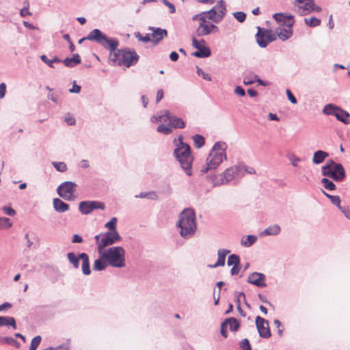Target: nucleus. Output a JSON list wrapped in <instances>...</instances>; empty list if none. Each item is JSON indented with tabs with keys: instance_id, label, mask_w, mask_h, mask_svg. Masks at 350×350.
<instances>
[{
	"instance_id": "nucleus-13",
	"label": "nucleus",
	"mask_w": 350,
	"mask_h": 350,
	"mask_svg": "<svg viewBox=\"0 0 350 350\" xmlns=\"http://www.w3.org/2000/svg\"><path fill=\"white\" fill-rule=\"evenodd\" d=\"M121 239L122 237L117 230L107 231L103 233L99 246V251L105 249L107 246L113 245Z\"/></svg>"
},
{
	"instance_id": "nucleus-19",
	"label": "nucleus",
	"mask_w": 350,
	"mask_h": 350,
	"mask_svg": "<svg viewBox=\"0 0 350 350\" xmlns=\"http://www.w3.org/2000/svg\"><path fill=\"white\" fill-rule=\"evenodd\" d=\"M265 280L266 276L265 274L259 272H253L249 275L247 282L257 287H265L267 286Z\"/></svg>"
},
{
	"instance_id": "nucleus-5",
	"label": "nucleus",
	"mask_w": 350,
	"mask_h": 350,
	"mask_svg": "<svg viewBox=\"0 0 350 350\" xmlns=\"http://www.w3.org/2000/svg\"><path fill=\"white\" fill-rule=\"evenodd\" d=\"M321 174L324 176L329 177L334 181L340 182L345 178L346 172L342 164L336 163L329 159L321 167Z\"/></svg>"
},
{
	"instance_id": "nucleus-6",
	"label": "nucleus",
	"mask_w": 350,
	"mask_h": 350,
	"mask_svg": "<svg viewBox=\"0 0 350 350\" xmlns=\"http://www.w3.org/2000/svg\"><path fill=\"white\" fill-rule=\"evenodd\" d=\"M208 179L213 183L214 187L226 185L234 178H241L239 176V170L238 165H234L227 168L220 175L209 174Z\"/></svg>"
},
{
	"instance_id": "nucleus-21",
	"label": "nucleus",
	"mask_w": 350,
	"mask_h": 350,
	"mask_svg": "<svg viewBox=\"0 0 350 350\" xmlns=\"http://www.w3.org/2000/svg\"><path fill=\"white\" fill-rule=\"evenodd\" d=\"M230 252V250L226 249H219L217 254L218 258L216 263L213 265H209L211 268H215L219 266H224L225 265L226 256Z\"/></svg>"
},
{
	"instance_id": "nucleus-61",
	"label": "nucleus",
	"mask_w": 350,
	"mask_h": 350,
	"mask_svg": "<svg viewBox=\"0 0 350 350\" xmlns=\"http://www.w3.org/2000/svg\"><path fill=\"white\" fill-rule=\"evenodd\" d=\"M306 9L314 10L315 7L314 0H307L305 4Z\"/></svg>"
},
{
	"instance_id": "nucleus-28",
	"label": "nucleus",
	"mask_w": 350,
	"mask_h": 350,
	"mask_svg": "<svg viewBox=\"0 0 350 350\" xmlns=\"http://www.w3.org/2000/svg\"><path fill=\"white\" fill-rule=\"evenodd\" d=\"M281 231L280 226L278 224H274L267 227L262 232L261 234L263 236H274L280 234Z\"/></svg>"
},
{
	"instance_id": "nucleus-57",
	"label": "nucleus",
	"mask_w": 350,
	"mask_h": 350,
	"mask_svg": "<svg viewBox=\"0 0 350 350\" xmlns=\"http://www.w3.org/2000/svg\"><path fill=\"white\" fill-rule=\"evenodd\" d=\"M3 211L5 214L9 216H14L16 214V211L11 206H4L3 207Z\"/></svg>"
},
{
	"instance_id": "nucleus-27",
	"label": "nucleus",
	"mask_w": 350,
	"mask_h": 350,
	"mask_svg": "<svg viewBox=\"0 0 350 350\" xmlns=\"http://www.w3.org/2000/svg\"><path fill=\"white\" fill-rule=\"evenodd\" d=\"M339 108L340 107L334 104L329 103L324 106L322 112L325 115L333 116L336 117V113H337Z\"/></svg>"
},
{
	"instance_id": "nucleus-11",
	"label": "nucleus",
	"mask_w": 350,
	"mask_h": 350,
	"mask_svg": "<svg viewBox=\"0 0 350 350\" xmlns=\"http://www.w3.org/2000/svg\"><path fill=\"white\" fill-rule=\"evenodd\" d=\"M224 159H226L225 152L221 151L219 153L211 152L206 159V165L201 168L200 172L206 173L209 170L216 169L222 163Z\"/></svg>"
},
{
	"instance_id": "nucleus-39",
	"label": "nucleus",
	"mask_w": 350,
	"mask_h": 350,
	"mask_svg": "<svg viewBox=\"0 0 350 350\" xmlns=\"http://www.w3.org/2000/svg\"><path fill=\"white\" fill-rule=\"evenodd\" d=\"M321 183L323 185L324 187L327 190L334 191L336 189V185L332 180L327 178H322Z\"/></svg>"
},
{
	"instance_id": "nucleus-3",
	"label": "nucleus",
	"mask_w": 350,
	"mask_h": 350,
	"mask_svg": "<svg viewBox=\"0 0 350 350\" xmlns=\"http://www.w3.org/2000/svg\"><path fill=\"white\" fill-rule=\"evenodd\" d=\"M179 143L176 144L173 154L179 162L181 167L188 176L192 175L193 157L191 155L190 146L183 142V137H178Z\"/></svg>"
},
{
	"instance_id": "nucleus-37",
	"label": "nucleus",
	"mask_w": 350,
	"mask_h": 350,
	"mask_svg": "<svg viewBox=\"0 0 350 350\" xmlns=\"http://www.w3.org/2000/svg\"><path fill=\"white\" fill-rule=\"evenodd\" d=\"M192 139L196 148H200L204 146L205 140L203 136L196 134L192 137Z\"/></svg>"
},
{
	"instance_id": "nucleus-50",
	"label": "nucleus",
	"mask_w": 350,
	"mask_h": 350,
	"mask_svg": "<svg viewBox=\"0 0 350 350\" xmlns=\"http://www.w3.org/2000/svg\"><path fill=\"white\" fill-rule=\"evenodd\" d=\"M233 16L240 23L244 22L246 18V14L243 12H235Z\"/></svg>"
},
{
	"instance_id": "nucleus-1",
	"label": "nucleus",
	"mask_w": 350,
	"mask_h": 350,
	"mask_svg": "<svg viewBox=\"0 0 350 350\" xmlns=\"http://www.w3.org/2000/svg\"><path fill=\"white\" fill-rule=\"evenodd\" d=\"M109 43L116 42V46L112 49L109 46L104 47L109 51V59L114 65L124 66L127 68L137 63L139 56L135 51L128 49H117L119 45V41L117 38H107Z\"/></svg>"
},
{
	"instance_id": "nucleus-51",
	"label": "nucleus",
	"mask_w": 350,
	"mask_h": 350,
	"mask_svg": "<svg viewBox=\"0 0 350 350\" xmlns=\"http://www.w3.org/2000/svg\"><path fill=\"white\" fill-rule=\"evenodd\" d=\"M135 36L139 41H142L144 42H148L150 41V38L149 34H146V36H142L139 32L135 33Z\"/></svg>"
},
{
	"instance_id": "nucleus-2",
	"label": "nucleus",
	"mask_w": 350,
	"mask_h": 350,
	"mask_svg": "<svg viewBox=\"0 0 350 350\" xmlns=\"http://www.w3.org/2000/svg\"><path fill=\"white\" fill-rule=\"evenodd\" d=\"M177 226L184 239L192 237L196 230V214L191 208L184 209L178 216Z\"/></svg>"
},
{
	"instance_id": "nucleus-64",
	"label": "nucleus",
	"mask_w": 350,
	"mask_h": 350,
	"mask_svg": "<svg viewBox=\"0 0 350 350\" xmlns=\"http://www.w3.org/2000/svg\"><path fill=\"white\" fill-rule=\"evenodd\" d=\"M6 92V85L5 83H0V99L5 96Z\"/></svg>"
},
{
	"instance_id": "nucleus-43",
	"label": "nucleus",
	"mask_w": 350,
	"mask_h": 350,
	"mask_svg": "<svg viewBox=\"0 0 350 350\" xmlns=\"http://www.w3.org/2000/svg\"><path fill=\"white\" fill-rule=\"evenodd\" d=\"M157 130L159 133H161L165 135H168L172 132V129L169 124L167 125L160 124L158 126Z\"/></svg>"
},
{
	"instance_id": "nucleus-20",
	"label": "nucleus",
	"mask_w": 350,
	"mask_h": 350,
	"mask_svg": "<svg viewBox=\"0 0 350 350\" xmlns=\"http://www.w3.org/2000/svg\"><path fill=\"white\" fill-rule=\"evenodd\" d=\"M150 29L152 31V41L154 43L159 42L164 37L167 36V31L166 29H163L160 27H150Z\"/></svg>"
},
{
	"instance_id": "nucleus-55",
	"label": "nucleus",
	"mask_w": 350,
	"mask_h": 350,
	"mask_svg": "<svg viewBox=\"0 0 350 350\" xmlns=\"http://www.w3.org/2000/svg\"><path fill=\"white\" fill-rule=\"evenodd\" d=\"M206 43L205 40L204 39L200 40L198 41L195 37H193L192 38V45L194 48L198 49L202 44H204Z\"/></svg>"
},
{
	"instance_id": "nucleus-54",
	"label": "nucleus",
	"mask_w": 350,
	"mask_h": 350,
	"mask_svg": "<svg viewBox=\"0 0 350 350\" xmlns=\"http://www.w3.org/2000/svg\"><path fill=\"white\" fill-rule=\"evenodd\" d=\"M165 119V111L162 112L161 115L158 116H153L151 118V121L152 122H164V120Z\"/></svg>"
},
{
	"instance_id": "nucleus-16",
	"label": "nucleus",
	"mask_w": 350,
	"mask_h": 350,
	"mask_svg": "<svg viewBox=\"0 0 350 350\" xmlns=\"http://www.w3.org/2000/svg\"><path fill=\"white\" fill-rule=\"evenodd\" d=\"M256 326L258 329V332L261 338H269L271 336L268 321L257 316L256 317Z\"/></svg>"
},
{
	"instance_id": "nucleus-58",
	"label": "nucleus",
	"mask_w": 350,
	"mask_h": 350,
	"mask_svg": "<svg viewBox=\"0 0 350 350\" xmlns=\"http://www.w3.org/2000/svg\"><path fill=\"white\" fill-rule=\"evenodd\" d=\"M345 216L350 219V208L348 206H340L338 208Z\"/></svg>"
},
{
	"instance_id": "nucleus-56",
	"label": "nucleus",
	"mask_w": 350,
	"mask_h": 350,
	"mask_svg": "<svg viewBox=\"0 0 350 350\" xmlns=\"http://www.w3.org/2000/svg\"><path fill=\"white\" fill-rule=\"evenodd\" d=\"M13 338L9 336H0V344L12 345L13 342Z\"/></svg>"
},
{
	"instance_id": "nucleus-24",
	"label": "nucleus",
	"mask_w": 350,
	"mask_h": 350,
	"mask_svg": "<svg viewBox=\"0 0 350 350\" xmlns=\"http://www.w3.org/2000/svg\"><path fill=\"white\" fill-rule=\"evenodd\" d=\"M336 118L345 124H350V113L340 107L337 113H336Z\"/></svg>"
},
{
	"instance_id": "nucleus-18",
	"label": "nucleus",
	"mask_w": 350,
	"mask_h": 350,
	"mask_svg": "<svg viewBox=\"0 0 350 350\" xmlns=\"http://www.w3.org/2000/svg\"><path fill=\"white\" fill-rule=\"evenodd\" d=\"M165 119L164 122H169V125L172 129H183L185 126V123L183 120L180 118H178L175 116H172L169 111L165 110Z\"/></svg>"
},
{
	"instance_id": "nucleus-8",
	"label": "nucleus",
	"mask_w": 350,
	"mask_h": 350,
	"mask_svg": "<svg viewBox=\"0 0 350 350\" xmlns=\"http://www.w3.org/2000/svg\"><path fill=\"white\" fill-rule=\"evenodd\" d=\"M226 12L227 9L225 1L220 0L210 10L202 12L200 14H204L203 17L206 20L208 19L215 23H218L223 20Z\"/></svg>"
},
{
	"instance_id": "nucleus-36",
	"label": "nucleus",
	"mask_w": 350,
	"mask_h": 350,
	"mask_svg": "<svg viewBox=\"0 0 350 350\" xmlns=\"http://www.w3.org/2000/svg\"><path fill=\"white\" fill-rule=\"evenodd\" d=\"M136 198H148L150 200H157V195L154 191L141 192L135 196Z\"/></svg>"
},
{
	"instance_id": "nucleus-35",
	"label": "nucleus",
	"mask_w": 350,
	"mask_h": 350,
	"mask_svg": "<svg viewBox=\"0 0 350 350\" xmlns=\"http://www.w3.org/2000/svg\"><path fill=\"white\" fill-rule=\"evenodd\" d=\"M288 17H293L291 15H286L283 13H276L273 15V18L275 21L281 23L282 25H287Z\"/></svg>"
},
{
	"instance_id": "nucleus-32",
	"label": "nucleus",
	"mask_w": 350,
	"mask_h": 350,
	"mask_svg": "<svg viewBox=\"0 0 350 350\" xmlns=\"http://www.w3.org/2000/svg\"><path fill=\"white\" fill-rule=\"evenodd\" d=\"M257 241V237L254 235H247L246 237H243L241 240V243L245 247H250Z\"/></svg>"
},
{
	"instance_id": "nucleus-34",
	"label": "nucleus",
	"mask_w": 350,
	"mask_h": 350,
	"mask_svg": "<svg viewBox=\"0 0 350 350\" xmlns=\"http://www.w3.org/2000/svg\"><path fill=\"white\" fill-rule=\"evenodd\" d=\"M239 176L243 177L245 174H254L256 170L252 167H247L245 165H239Z\"/></svg>"
},
{
	"instance_id": "nucleus-48",
	"label": "nucleus",
	"mask_w": 350,
	"mask_h": 350,
	"mask_svg": "<svg viewBox=\"0 0 350 350\" xmlns=\"http://www.w3.org/2000/svg\"><path fill=\"white\" fill-rule=\"evenodd\" d=\"M241 298H243V299H245V294L241 292V293H239L237 297V309L239 312V313L243 316V317H245V314L243 312V310H242L241 307Z\"/></svg>"
},
{
	"instance_id": "nucleus-9",
	"label": "nucleus",
	"mask_w": 350,
	"mask_h": 350,
	"mask_svg": "<svg viewBox=\"0 0 350 350\" xmlns=\"http://www.w3.org/2000/svg\"><path fill=\"white\" fill-rule=\"evenodd\" d=\"M204 14H198L192 17L193 21H199V26L196 29V33L198 37L204 36L211 33L213 31H217L218 27L211 23L208 21L203 17Z\"/></svg>"
},
{
	"instance_id": "nucleus-41",
	"label": "nucleus",
	"mask_w": 350,
	"mask_h": 350,
	"mask_svg": "<svg viewBox=\"0 0 350 350\" xmlns=\"http://www.w3.org/2000/svg\"><path fill=\"white\" fill-rule=\"evenodd\" d=\"M227 264L228 266L240 265V258L237 254H231L228 258Z\"/></svg>"
},
{
	"instance_id": "nucleus-12",
	"label": "nucleus",
	"mask_w": 350,
	"mask_h": 350,
	"mask_svg": "<svg viewBox=\"0 0 350 350\" xmlns=\"http://www.w3.org/2000/svg\"><path fill=\"white\" fill-rule=\"evenodd\" d=\"M77 185L71 181L62 183L57 189V194L67 201L75 200Z\"/></svg>"
},
{
	"instance_id": "nucleus-30",
	"label": "nucleus",
	"mask_w": 350,
	"mask_h": 350,
	"mask_svg": "<svg viewBox=\"0 0 350 350\" xmlns=\"http://www.w3.org/2000/svg\"><path fill=\"white\" fill-rule=\"evenodd\" d=\"M81 62L79 54H74L72 57H66L62 62L67 67H73L76 64H80Z\"/></svg>"
},
{
	"instance_id": "nucleus-38",
	"label": "nucleus",
	"mask_w": 350,
	"mask_h": 350,
	"mask_svg": "<svg viewBox=\"0 0 350 350\" xmlns=\"http://www.w3.org/2000/svg\"><path fill=\"white\" fill-rule=\"evenodd\" d=\"M323 194L330 200L332 203L334 205H336L338 208L340 206V198L338 196H332L331 194H329L326 193L325 191H322Z\"/></svg>"
},
{
	"instance_id": "nucleus-33",
	"label": "nucleus",
	"mask_w": 350,
	"mask_h": 350,
	"mask_svg": "<svg viewBox=\"0 0 350 350\" xmlns=\"http://www.w3.org/2000/svg\"><path fill=\"white\" fill-rule=\"evenodd\" d=\"M226 324L229 325V328L230 331L235 332L237 331L240 327L239 322L233 317L228 318L226 320Z\"/></svg>"
},
{
	"instance_id": "nucleus-31",
	"label": "nucleus",
	"mask_w": 350,
	"mask_h": 350,
	"mask_svg": "<svg viewBox=\"0 0 350 350\" xmlns=\"http://www.w3.org/2000/svg\"><path fill=\"white\" fill-rule=\"evenodd\" d=\"M258 77V76L254 72L246 73L243 77V83L246 85H252L256 81Z\"/></svg>"
},
{
	"instance_id": "nucleus-52",
	"label": "nucleus",
	"mask_w": 350,
	"mask_h": 350,
	"mask_svg": "<svg viewBox=\"0 0 350 350\" xmlns=\"http://www.w3.org/2000/svg\"><path fill=\"white\" fill-rule=\"evenodd\" d=\"M240 347L243 350H252L248 339L244 338L240 342Z\"/></svg>"
},
{
	"instance_id": "nucleus-44",
	"label": "nucleus",
	"mask_w": 350,
	"mask_h": 350,
	"mask_svg": "<svg viewBox=\"0 0 350 350\" xmlns=\"http://www.w3.org/2000/svg\"><path fill=\"white\" fill-rule=\"evenodd\" d=\"M52 165L55 170L60 172H64L67 170V165L64 162H56L53 161Z\"/></svg>"
},
{
	"instance_id": "nucleus-23",
	"label": "nucleus",
	"mask_w": 350,
	"mask_h": 350,
	"mask_svg": "<svg viewBox=\"0 0 350 350\" xmlns=\"http://www.w3.org/2000/svg\"><path fill=\"white\" fill-rule=\"evenodd\" d=\"M53 203L54 209L58 213H64L69 210V205L59 198H54Z\"/></svg>"
},
{
	"instance_id": "nucleus-47",
	"label": "nucleus",
	"mask_w": 350,
	"mask_h": 350,
	"mask_svg": "<svg viewBox=\"0 0 350 350\" xmlns=\"http://www.w3.org/2000/svg\"><path fill=\"white\" fill-rule=\"evenodd\" d=\"M12 225L10 219L8 217H0V229L8 228Z\"/></svg>"
},
{
	"instance_id": "nucleus-60",
	"label": "nucleus",
	"mask_w": 350,
	"mask_h": 350,
	"mask_svg": "<svg viewBox=\"0 0 350 350\" xmlns=\"http://www.w3.org/2000/svg\"><path fill=\"white\" fill-rule=\"evenodd\" d=\"M286 95L288 100L293 103L296 104L297 103V98L293 96L290 90H286Z\"/></svg>"
},
{
	"instance_id": "nucleus-45",
	"label": "nucleus",
	"mask_w": 350,
	"mask_h": 350,
	"mask_svg": "<svg viewBox=\"0 0 350 350\" xmlns=\"http://www.w3.org/2000/svg\"><path fill=\"white\" fill-rule=\"evenodd\" d=\"M41 340H42V338L40 336H35L31 340L29 350H36V349L40 344Z\"/></svg>"
},
{
	"instance_id": "nucleus-4",
	"label": "nucleus",
	"mask_w": 350,
	"mask_h": 350,
	"mask_svg": "<svg viewBox=\"0 0 350 350\" xmlns=\"http://www.w3.org/2000/svg\"><path fill=\"white\" fill-rule=\"evenodd\" d=\"M102 257L105 258L109 265L113 267H125V251L121 246H113L102 250Z\"/></svg>"
},
{
	"instance_id": "nucleus-40",
	"label": "nucleus",
	"mask_w": 350,
	"mask_h": 350,
	"mask_svg": "<svg viewBox=\"0 0 350 350\" xmlns=\"http://www.w3.org/2000/svg\"><path fill=\"white\" fill-rule=\"evenodd\" d=\"M226 147V144L225 143L218 142L214 144L211 152L215 153H219V152H221V151L225 152Z\"/></svg>"
},
{
	"instance_id": "nucleus-14",
	"label": "nucleus",
	"mask_w": 350,
	"mask_h": 350,
	"mask_svg": "<svg viewBox=\"0 0 350 350\" xmlns=\"http://www.w3.org/2000/svg\"><path fill=\"white\" fill-rule=\"evenodd\" d=\"M256 39L259 46L262 48L266 47L269 43L275 40L271 30L265 29L260 27H258Z\"/></svg>"
},
{
	"instance_id": "nucleus-26",
	"label": "nucleus",
	"mask_w": 350,
	"mask_h": 350,
	"mask_svg": "<svg viewBox=\"0 0 350 350\" xmlns=\"http://www.w3.org/2000/svg\"><path fill=\"white\" fill-rule=\"evenodd\" d=\"M327 157H329V154L327 152L321 150H317L313 154L312 162L317 165L321 164Z\"/></svg>"
},
{
	"instance_id": "nucleus-63",
	"label": "nucleus",
	"mask_w": 350,
	"mask_h": 350,
	"mask_svg": "<svg viewBox=\"0 0 350 350\" xmlns=\"http://www.w3.org/2000/svg\"><path fill=\"white\" fill-rule=\"evenodd\" d=\"M234 93L240 96L245 95V92L241 86H237L234 89Z\"/></svg>"
},
{
	"instance_id": "nucleus-22",
	"label": "nucleus",
	"mask_w": 350,
	"mask_h": 350,
	"mask_svg": "<svg viewBox=\"0 0 350 350\" xmlns=\"http://www.w3.org/2000/svg\"><path fill=\"white\" fill-rule=\"evenodd\" d=\"M99 258L95 260L93 264V269L94 271H103L105 270L107 265H109L105 258L102 257V250L98 252Z\"/></svg>"
},
{
	"instance_id": "nucleus-17",
	"label": "nucleus",
	"mask_w": 350,
	"mask_h": 350,
	"mask_svg": "<svg viewBox=\"0 0 350 350\" xmlns=\"http://www.w3.org/2000/svg\"><path fill=\"white\" fill-rule=\"evenodd\" d=\"M294 24L293 17H288L286 27L278 28L276 30L278 38L282 41H285L293 36L292 27Z\"/></svg>"
},
{
	"instance_id": "nucleus-7",
	"label": "nucleus",
	"mask_w": 350,
	"mask_h": 350,
	"mask_svg": "<svg viewBox=\"0 0 350 350\" xmlns=\"http://www.w3.org/2000/svg\"><path fill=\"white\" fill-rule=\"evenodd\" d=\"M67 258L69 262L76 269L79 268V262L80 260H81V270L83 274L89 275L91 273L90 258L86 253H80L78 256H77L74 252H68L67 254Z\"/></svg>"
},
{
	"instance_id": "nucleus-62",
	"label": "nucleus",
	"mask_w": 350,
	"mask_h": 350,
	"mask_svg": "<svg viewBox=\"0 0 350 350\" xmlns=\"http://www.w3.org/2000/svg\"><path fill=\"white\" fill-rule=\"evenodd\" d=\"M227 324L226 323V321L223 322L221 325V334L224 337H228V332L226 329Z\"/></svg>"
},
{
	"instance_id": "nucleus-10",
	"label": "nucleus",
	"mask_w": 350,
	"mask_h": 350,
	"mask_svg": "<svg viewBox=\"0 0 350 350\" xmlns=\"http://www.w3.org/2000/svg\"><path fill=\"white\" fill-rule=\"evenodd\" d=\"M107 38L108 37L100 29H94L91 31L86 37L80 39L79 40V44H81L85 40H88L96 42L103 47H106L107 46L113 49L116 44V42L113 41V42L109 43V40H107Z\"/></svg>"
},
{
	"instance_id": "nucleus-25",
	"label": "nucleus",
	"mask_w": 350,
	"mask_h": 350,
	"mask_svg": "<svg viewBox=\"0 0 350 350\" xmlns=\"http://www.w3.org/2000/svg\"><path fill=\"white\" fill-rule=\"evenodd\" d=\"M0 323L1 326H11L13 329H17V325L15 319L9 316H0Z\"/></svg>"
},
{
	"instance_id": "nucleus-59",
	"label": "nucleus",
	"mask_w": 350,
	"mask_h": 350,
	"mask_svg": "<svg viewBox=\"0 0 350 350\" xmlns=\"http://www.w3.org/2000/svg\"><path fill=\"white\" fill-rule=\"evenodd\" d=\"M164 5L167 6L170 9V13H174L176 12L175 6L170 2H169L167 0H161Z\"/></svg>"
},
{
	"instance_id": "nucleus-49",
	"label": "nucleus",
	"mask_w": 350,
	"mask_h": 350,
	"mask_svg": "<svg viewBox=\"0 0 350 350\" xmlns=\"http://www.w3.org/2000/svg\"><path fill=\"white\" fill-rule=\"evenodd\" d=\"M197 68V74L198 76L202 77L204 79L211 81V77L208 73L205 72L202 68H199L198 66Z\"/></svg>"
},
{
	"instance_id": "nucleus-46",
	"label": "nucleus",
	"mask_w": 350,
	"mask_h": 350,
	"mask_svg": "<svg viewBox=\"0 0 350 350\" xmlns=\"http://www.w3.org/2000/svg\"><path fill=\"white\" fill-rule=\"evenodd\" d=\"M116 223H117V218L112 217L109 221H108L105 224V227L107 228L109 230V231L117 230H116Z\"/></svg>"
},
{
	"instance_id": "nucleus-29",
	"label": "nucleus",
	"mask_w": 350,
	"mask_h": 350,
	"mask_svg": "<svg viewBox=\"0 0 350 350\" xmlns=\"http://www.w3.org/2000/svg\"><path fill=\"white\" fill-rule=\"evenodd\" d=\"M211 55V49L207 46H200L193 55L198 58L208 57Z\"/></svg>"
},
{
	"instance_id": "nucleus-53",
	"label": "nucleus",
	"mask_w": 350,
	"mask_h": 350,
	"mask_svg": "<svg viewBox=\"0 0 350 350\" xmlns=\"http://www.w3.org/2000/svg\"><path fill=\"white\" fill-rule=\"evenodd\" d=\"M29 8V2H26V5L20 11V15L22 17H25L27 16H31V13L28 10Z\"/></svg>"
},
{
	"instance_id": "nucleus-42",
	"label": "nucleus",
	"mask_w": 350,
	"mask_h": 350,
	"mask_svg": "<svg viewBox=\"0 0 350 350\" xmlns=\"http://www.w3.org/2000/svg\"><path fill=\"white\" fill-rule=\"evenodd\" d=\"M304 21L306 24L310 27H317L321 24V20L314 16H312L309 18H306Z\"/></svg>"
},
{
	"instance_id": "nucleus-15",
	"label": "nucleus",
	"mask_w": 350,
	"mask_h": 350,
	"mask_svg": "<svg viewBox=\"0 0 350 350\" xmlns=\"http://www.w3.org/2000/svg\"><path fill=\"white\" fill-rule=\"evenodd\" d=\"M105 208V204L99 201H82L79 204V210L83 215H88L95 209Z\"/></svg>"
}]
</instances>
